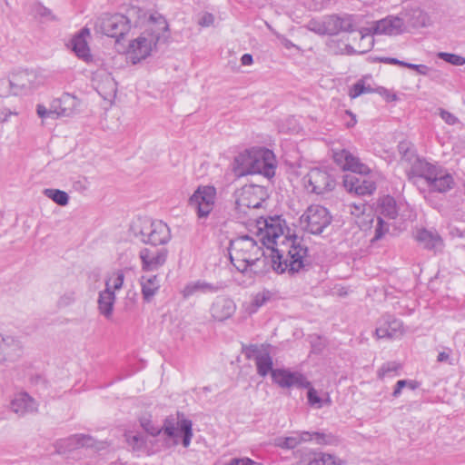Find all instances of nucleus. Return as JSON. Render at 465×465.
<instances>
[{
    "label": "nucleus",
    "mask_w": 465,
    "mask_h": 465,
    "mask_svg": "<svg viewBox=\"0 0 465 465\" xmlns=\"http://www.w3.org/2000/svg\"><path fill=\"white\" fill-rule=\"evenodd\" d=\"M144 20L137 27L143 31L129 44L128 54L134 64L147 58L159 42H165L169 37V25L163 15L146 12Z\"/></svg>",
    "instance_id": "1"
},
{
    "label": "nucleus",
    "mask_w": 465,
    "mask_h": 465,
    "mask_svg": "<svg viewBox=\"0 0 465 465\" xmlns=\"http://www.w3.org/2000/svg\"><path fill=\"white\" fill-rule=\"evenodd\" d=\"M281 248H272L271 251V262L272 269L278 273L287 272L294 274L308 265V249L302 243V239L296 235L284 236Z\"/></svg>",
    "instance_id": "2"
},
{
    "label": "nucleus",
    "mask_w": 465,
    "mask_h": 465,
    "mask_svg": "<svg viewBox=\"0 0 465 465\" xmlns=\"http://www.w3.org/2000/svg\"><path fill=\"white\" fill-rule=\"evenodd\" d=\"M141 427L151 436H157L162 431L173 444L181 442L184 448H188L193 438V422L184 417L183 413L177 412L176 416H168L162 427L155 425L151 415H143L139 420Z\"/></svg>",
    "instance_id": "3"
},
{
    "label": "nucleus",
    "mask_w": 465,
    "mask_h": 465,
    "mask_svg": "<svg viewBox=\"0 0 465 465\" xmlns=\"http://www.w3.org/2000/svg\"><path fill=\"white\" fill-rule=\"evenodd\" d=\"M146 12L141 7L131 6L124 15L104 14L98 19L95 26L97 31L114 38L116 43H119L133 27L137 28L145 21L144 15Z\"/></svg>",
    "instance_id": "4"
},
{
    "label": "nucleus",
    "mask_w": 465,
    "mask_h": 465,
    "mask_svg": "<svg viewBox=\"0 0 465 465\" xmlns=\"http://www.w3.org/2000/svg\"><path fill=\"white\" fill-rule=\"evenodd\" d=\"M229 255L233 266L243 273L248 269L257 273L259 263L265 265L267 261L263 249L248 235H242L231 241Z\"/></svg>",
    "instance_id": "5"
},
{
    "label": "nucleus",
    "mask_w": 465,
    "mask_h": 465,
    "mask_svg": "<svg viewBox=\"0 0 465 465\" xmlns=\"http://www.w3.org/2000/svg\"><path fill=\"white\" fill-rule=\"evenodd\" d=\"M332 216L322 205H311L301 217L304 230L312 234H322L331 223Z\"/></svg>",
    "instance_id": "6"
},
{
    "label": "nucleus",
    "mask_w": 465,
    "mask_h": 465,
    "mask_svg": "<svg viewBox=\"0 0 465 465\" xmlns=\"http://www.w3.org/2000/svg\"><path fill=\"white\" fill-rule=\"evenodd\" d=\"M267 198V193L263 186L247 184L237 193L236 207L240 212L246 213L245 209L260 208Z\"/></svg>",
    "instance_id": "7"
},
{
    "label": "nucleus",
    "mask_w": 465,
    "mask_h": 465,
    "mask_svg": "<svg viewBox=\"0 0 465 465\" xmlns=\"http://www.w3.org/2000/svg\"><path fill=\"white\" fill-rule=\"evenodd\" d=\"M305 187L316 194H323L334 189L336 183L327 169L312 168L303 178Z\"/></svg>",
    "instance_id": "8"
},
{
    "label": "nucleus",
    "mask_w": 465,
    "mask_h": 465,
    "mask_svg": "<svg viewBox=\"0 0 465 465\" xmlns=\"http://www.w3.org/2000/svg\"><path fill=\"white\" fill-rule=\"evenodd\" d=\"M216 191L213 186H199L189 199V205L193 208L199 218L207 217L212 212Z\"/></svg>",
    "instance_id": "9"
},
{
    "label": "nucleus",
    "mask_w": 465,
    "mask_h": 465,
    "mask_svg": "<svg viewBox=\"0 0 465 465\" xmlns=\"http://www.w3.org/2000/svg\"><path fill=\"white\" fill-rule=\"evenodd\" d=\"M14 94H25L43 84V77L35 70H18L11 74Z\"/></svg>",
    "instance_id": "10"
},
{
    "label": "nucleus",
    "mask_w": 465,
    "mask_h": 465,
    "mask_svg": "<svg viewBox=\"0 0 465 465\" xmlns=\"http://www.w3.org/2000/svg\"><path fill=\"white\" fill-rule=\"evenodd\" d=\"M252 174H262L272 178L275 174L276 159L272 151L266 148H253Z\"/></svg>",
    "instance_id": "11"
},
{
    "label": "nucleus",
    "mask_w": 465,
    "mask_h": 465,
    "mask_svg": "<svg viewBox=\"0 0 465 465\" xmlns=\"http://www.w3.org/2000/svg\"><path fill=\"white\" fill-rule=\"evenodd\" d=\"M272 381L282 388H307L310 381L300 372H292L285 369H275L272 371Z\"/></svg>",
    "instance_id": "12"
},
{
    "label": "nucleus",
    "mask_w": 465,
    "mask_h": 465,
    "mask_svg": "<svg viewBox=\"0 0 465 465\" xmlns=\"http://www.w3.org/2000/svg\"><path fill=\"white\" fill-rule=\"evenodd\" d=\"M167 253L165 248H156L155 246L142 249L139 256L143 270L151 272L159 269L165 263Z\"/></svg>",
    "instance_id": "13"
},
{
    "label": "nucleus",
    "mask_w": 465,
    "mask_h": 465,
    "mask_svg": "<svg viewBox=\"0 0 465 465\" xmlns=\"http://www.w3.org/2000/svg\"><path fill=\"white\" fill-rule=\"evenodd\" d=\"M332 158L334 162L344 171H351L360 174L367 173L370 169L361 163L360 159L345 149L333 150Z\"/></svg>",
    "instance_id": "14"
},
{
    "label": "nucleus",
    "mask_w": 465,
    "mask_h": 465,
    "mask_svg": "<svg viewBox=\"0 0 465 465\" xmlns=\"http://www.w3.org/2000/svg\"><path fill=\"white\" fill-rule=\"evenodd\" d=\"M332 158L334 162L344 171H351L360 174L367 173L370 169L361 163L360 159L345 149L333 150Z\"/></svg>",
    "instance_id": "15"
},
{
    "label": "nucleus",
    "mask_w": 465,
    "mask_h": 465,
    "mask_svg": "<svg viewBox=\"0 0 465 465\" xmlns=\"http://www.w3.org/2000/svg\"><path fill=\"white\" fill-rule=\"evenodd\" d=\"M141 234L142 241L153 246L165 244L171 238L169 227L161 221L153 222L149 228L141 231Z\"/></svg>",
    "instance_id": "16"
},
{
    "label": "nucleus",
    "mask_w": 465,
    "mask_h": 465,
    "mask_svg": "<svg viewBox=\"0 0 465 465\" xmlns=\"http://www.w3.org/2000/svg\"><path fill=\"white\" fill-rule=\"evenodd\" d=\"M246 356L248 359H252L255 362L257 373L265 377L275 369H272L273 362L268 351L261 350L257 345H251L248 348Z\"/></svg>",
    "instance_id": "17"
},
{
    "label": "nucleus",
    "mask_w": 465,
    "mask_h": 465,
    "mask_svg": "<svg viewBox=\"0 0 465 465\" xmlns=\"http://www.w3.org/2000/svg\"><path fill=\"white\" fill-rule=\"evenodd\" d=\"M404 333L402 322L391 315L382 317L380 325L375 330L378 339H396Z\"/></svg>",
    "instance_id": "18"
},
{
    "label": "nucleus",
    "mask_w": 465,
    "mask_h": 465,
    "mask_svg": "<svg viewBox=\"0 0 465 465\" xmlns=\"http://www.w3.org/2000/svg\"><path fill=\"white\" fill-rule=\"evenodd\" d=\"M90 36V30L87 27H84L74 35L70 42L72 50L75 55L85 63L93 61V55L88 45Z\"/></svg>",
    "instance_id": "19"
},
{
    "label": "nucleus",
    "mask_w": 465,
    "mask_h": 465,
    "mask_svg": "<svg viewBox=\"0 0 465 465\" xmlns=\"http://www.w3.org/2000/svg\"><path fill=\"white\" fill-rule=\"evenodd\" d=\"M371 29L375 35H400L404 32L403 18L389 15L383 19L376 21Z\"/></svg>",
    "instance_id": "20"
},
{
    "label": "nucleus",
    "mask_w": 465,
    "mask_h": 465,
    "mask_svg": "<svg viewBox=\"0 0 465 465\" xmlns=\"http://www.w3.org/2000/svg\"><path fill=\"white\" fill-rule=\"evenodd\" d=\"M10 409L18 416L35 413L38 410V403L27 392L15 393L10 402Z\"/></svg>",
    "instance_id": "21"
},
{
    "label": "nucleus",
    "mask_w": 465,
    "mask_h": 465,
    "mask_svg": "<svg viewBox=\"0 0 465 465\" xmlns=\"http://www.w3.org/2000/svg\"><path fill=\"white\" fill-rule=\"evenodd\" d=\"M234 302L224 296H218L212 303L210 312L212 317L218 322H223L231 318L235 312Z\"/></svg>",
    "instance_id": "22"
},
{
    "label": "nucleus",
    "mask_w": 465,
    "mask_h": 465,
    "mask_svg": "<svg viewBox=\"0 0 465 465\" xmlns=\"http://www.w3.org/2000/svg\"><path fill=\"white\" fill-rule=\"evenodd\" d=\"M80 100L68 93L53 100V107L56 109L59 117H70L78 112Z\"/></svg>",
    "instance_id": "23"
},
{
    "label": "nucleus",
    "mask_w": 465,
    "mask_h": 465,
    "mask_svg": "<svg viewBox=\"0 0 465 465\" xmlns=\"http://www.w3.org/2000/svg\"><path fill=\"white\" fill-rule=\"evenodd\" d=\"M344 187L357 195H370L376 190V185L372 181L363 178H358L352 174H347L343 179Z\"/></svg>",
    "instance_id": "24"
},
{
    "label": "nucleus",
    "mask_w": 465,
    "mask_h": 465,
    "mask_svg": "<svg viewBox=\"0 0 465 465\" xmlns=\"http://www.w3.org/2000/svg\"><path fill=\"white\" fill-rule=\"evenodd\" d=\"M22 353V345L20 341L14 337H4L0 334V362L5 361H15Z\"/></svg>",
    "instance_id": "25"
},
{
    "label": "nucleus",
    "mask_w": 465,
    "mask_h": 465,
    "mask_svg": "<svg viewBox=\"0 0 465 465\" xmlns=\"http://www.w3.org/2000/svg\"><path fill=\"white\" fill-rule=\"evenodd\" d=\"M399 150L401 153L403 152L402 160L408 161L411 163V168L408 170L407 174L409 179L415 183L416 179H420V175L424 173L427 162L411 153L404 143L399 145Z\"/></svg>",
    "instance_id": "26"
},
{
    "label": "nucleus",
    "mask_w": 465,
    "mask_h": 465,
    "mask_svg": "<svg viewBox=\"0 0 465 465\" xmlns=\"http://www.w3.org/2000/svg\"><path fill=\"white\" fill-rule=\"evenodd\" d=\"M401 15L404 24L406 23L413 28L425 27L430 25V17L427 13L419 6H408L402 12Z\"/></svg>",
    "instance_id": "27"
},
{
    "label": "nucleus",
    "mask_w": 465,
    "mask_h": 465,
    "mask_svg": "<svg viewBox=\"0 0 465 465\" xmlns=\"http://www.w3.org/2000/svg\"><path fill=\"white\" fill-rule=\"evenodd\" d=\"M259 231L262 233V241L265 243L277 244V239L282 236V229L279 224H274V220L261 218L257 221Z\"/></svg>",
    "instance_id": "28"
},
{
    "label": "nucleus",
    "mask_w": 465,
    "mask_h": 465,
    "mask_svg": "<svg viewBox=\"0 0 465 465\" xmlns=\"http://www.w3.org/2000/svg\"><path fill=\"white\" fill-rule=\"evenodd\" d=\"M253 148L240 153L233 162V173L236 176L242 177L252 174Z\"/></svg>",
    "instance_id": "29"
},
{
    "label": "nucleus",
    "mask_w": 465,
    "mask_h": 465,
    "mask_svg": "<svg viewBox=\"0 0 465 465\" xmlns=\"http://www.w3.org/2000/svg\"><path fill=\"white\" fill-rule=\"evenodd\" d=\"M327 25L328 27L326 29H323L322 32L328 33L329 35H336L340 31H354V25L352 17L351 15H347L344 17L331 15L327 18Z\"/></svg>",
    "instance_id": "30"
},
{
    "label": "nucleus",
    "mask_w": 465,
    "mask_h": 465,
    "mask_svg": "<svg viewBox=\"0 0 465 465\" xmlns=\"http://www.w3.org/2000/svg\"><path fill=\"white\" fill-rule=\"evenodd\" d=\"M416 241L425 249L438 251L441 249L443 242L437 232L426 229L418 230L415 235Z\"/></svg>",
    "instance_id": "31"
},
{
    "label": "nucleus",
    "mask_w": 465,
    "mask_h": 465,
    "mask_svg": "<svg viewBox=\"0 0 465 465\" xmlns=\"http://www.w3.org/2000/svg\"><path fill=\"white\" fill-rule=\"evenodd\" d=\"M221 289L218 284H213L204 281L191 282L182 291L183 297L187 299L196 293H215Z\"/></svg>",
    "instance_id": "32"
},
{
    "label": "nucleus",
    "mask_w": 465,
    "mask_h": 465,
    "mask_svg": "<svg viewBox=\"0 0 465 465\" xmlns=\"http://www.w3.org/2000/svg\"><path fill=\"white\" fill-rule=\"evenodd\" d=\"M114 302V292L110 291V283H107L106 288L100 292L97 301L98 310L106 319H110L113 315Z\"/></svg>",
    "instance_id": "33"
},
{
    "label": "nucleus",
    "mask_w": 465,
    "mask_h": 465,
    "mask_svg": "<svg viewBox=\"0 0 465 465\" xmlns=\"http://www.w3.org/2000/svg\"><path fill=\"white\" fill-rule=\"evenodd\" d=\"M143 298L150 302L160 289V281L157 275H143L140 279Z\"/></svg>",
    "instance_id": "34"
},
{
    "label": "nucleus",
    "mask_w": 465,
    "mask_h": 465,
    "mask_svg": "<svg viewBox=\"0 0 465 465\" xmlns=\"http://www.w3.org/2000/svg\"><path fill=\"white\" fill-rule=\"evenodd\" d=\"M307 456L311 458V465H345V460L334 454L310 450Z\"/></svg>",
    "instance_id": "35"
},
{
    "label": "nucleus",
    "mask_w": 465,
    "mask_h": 465,
    "mask_svg": "<svg viewBox=\"0 0 465 465\" xmlns=\"http://www.w3.org/2000/svg\"><path fill=\"white\" fill-rule=\"evenodd\" d=\"M453 183L452 176L440 171V174L428 184V187L430 191L445 193L452 187Z\"/></svg>",
    "instance_id": "36"
},
{
    "label": "nucleus",
    "mask_w": 465,
    "mask_h": 465,
    "mask_svg": "<svg viewBox=\"0 0 465 465\" xmlns=\"http://www.w3.org/2000/svg\"><path fill=\"white\" fill-rule=\"evenodd\" d=\"M380 213L388 218L395 219L399 213V208L393 197L387 195L381 199L379 204Z\"/></svg>",
    "instance_id": "37"
},
{
    "label": "nucleus",
    "mask_w": 465,
    "mask_h": 465,
    "mask_svg": "<svg viewBox=\"0 0 465 465\" xmlns=\"http://www.w3.org/2000/svg\"><path fill=\"white\" fill-rule=\"evenodd\" d=\"M125 440L134 450H142L146 448V437L141 432L128 431L124 433Z\"/></svg>",
    "instance_id": "38"
},
{
    "label": "nucleus",
    "mask_w": 465,
    "mask_h": 465,
    "mask_svg": "<svg viewBox=\"0 0 465 465\" xmlns=\"http://www.w3.org/2000/svg\"><path fill=\"white\" fill-rule=\"evenodd\" d=\"M314 442L322 446H337L340 443V439L331 432L315 431Z\"/></svg>",
    "instance_id": "39"
},
{
    "label": "nucleus",
    "mask_w": 465,
    "mask_h": 465,
    "mask_svg": "<svg viewBox=\"0 0 465 465\" xmlns=\"http://www.w3.org/2000/svg\"><path fill=\"white\" fill-rule=\"evenodd\" d=\"M45 195L61 206L66 205L69 201L68 194L65 192L58 189H45Z\"/></svg>",
    "instance_id": "40"
},
{
    "label": "nucleus",
    "mask_w": 465,
    "mask_h": 465,
    "mask_svg": "<svg viewBox=\"0 0 465 465\" xmlns=\"http://www.w3.org/2000/svg\"><path fill=\"white\" fill-rule=\"evenodd\" d=\"M372 92L373 89L370 85H365L364 81L360 80L351 86L349 95L351 98H356L363 94H370Z\"/></svg>",
    "instance_id": "41"
},
{
    "label": "nucleus",
    "mask_w": 465,
    "mask_h": 465,
    "mask_svg": "<svg viewBox=\"0 0 465 465\" xmlns=\"http://www.w3.org/2000/svg\"><path fill=\"white\" fill-rule=\"evenodd\" d=\"M124 274L122 271L114 272L105 282V285L110 283V291L120 290L123 287Z\"/></svg>",
    "instance_id": "42"
},
{
    "label": "nucleus",
    "mask_w": 465,
    "mask_h": 465,
    "mask_svg": "<svg viewBox=\"0 0 465 465\" xmlns=\"http://www.w3.org/2000/svg\"><path fill=\"white\" fill-rule=\"evenodd\" d=\"M275 444L282 449L292 450L299 445L297 434L295 433L293 436L279 438L276 440Z\"/></svg>",
    "instance_id": "43"
},
{
    "label": "nucleus",
    "mask_w": 465,
    "mask_h": 465,
    "mask_svg": "<svg viewBox=\"0 0 465 465\" xmlns=\"http://www.w3.org/2000/svg\"><path fill=\"white\" fill-rule=\"evenodd\" d=\"M36 113H37V115L40 118H42V119H45V118L56 119V118H59V116L57 115L56 109H54L53 107V102L51 103L49 109H47L43 104H37V106H36Z\"/></svg>",
    "instance_id": "44"
},
{
    "label": "nucleus",
    "mask_w": 465,
    "mask_h": 465,
    "mask_svg": "<svg viewBox=\"0 0 465 465\" xmlns=\"http://www.w3.org/2000/svg\"><path fill=\"white\" fill-rule=\"evenodd\" d=\"M438 56H439V58L442 59L443 61H445L450 64H453V65H463L465 64V58L459 54L442 52V53H439Z\"/></svg>",
    "instance_id": "45"
},
{
    "label": "nucleus",
    "mask_w": 465,
    "mask_h": 465,
    "mask_svg": "<svg viewBox=\"0 0 465 465\" xmlns=\"http://www.w3.org/2000/svg\"><path fill=\"white\" fill-rule=\"evenodd\" d=\"M441 170H440L436 165H433L427 162V166L424 169V173H422L420 179H424L429 184L433 179L440 174Z\"/></svg>",
    "instance_id": "46"
},
{
    "label": "nucleus",
    "mask_w": 465,
    "mask_h": 465,
    "mask_svg": "<svg viewBox=\"0 0 465 465\" xmlns=\"http://www.w3.org/2000/svg\"><path fill=\"white\" fill-rule=\"evenodd\" d=\"M71 441H74L75 447H94V439L88 435L79 434L74 435L70 439Z\"/></svg>",
    "instance_id": "47"
},
{
    "label": "nucleus",
    "mask_w": 465,
    "mask_h": 465,
    "mask_svg": "<svg viewBox=\"0 0 465 465\" xmlns=\"http://www.w3.org/2000/svg\"><path fill=\"white\" fill-rule=\"evenodd\" d=\"M10 94H14V88L12 84L11 76L8 79H0V96L6 97Z\"/></svg>",
    "instance_id": "48"
},
{
    "label": "nucleus",
    "mask_w": 465,
    "mask_h": 465,
    "mask_svg": "<svg viewBox=\"0 0 465 465\" xmlns=\"http://www.w3.org/2000/svg\"><path fill=\"white\" fill-rule=\"evenodd\" d=\"M389 226L388 224L382 220L381 217L377 218V225L375 227V234L372 239V241H378L382 238V236L388 232Z\"/></svg>",
    "instance_id": "49"
},
{
    "label": "nucleus",
    "mask_w": 465,
    "mask_h": 465,
    "mask_svg": "<svg viewBox=\"0 0 465 465\" xmlns=\"http://www.w3.org/2000/svg\"><path fill=\"white\" fill-rule=\"evenodd\" d=\"M408 386L409 388H411V390H414L417 388V385H416V382L415 381H406V380H400L397 381L396 385H395V388H394V391L392 392V396L394 398H397L401 395V390Z\"/></svg>",
    "instance_id": "50"
},
{
    "label": "nucleus",
    "mask_w": 465,
    "mask_h": 465,
    "mask_svg": "<svg viewBox=\"0 0 465 465\" xmlns=\"http://www.w3.org/2000/svg\"><path fill=\"white\" fill-rule=\"evenodd\" d=\"M271 298V293L269 291H263L262 292H258L252 300V304L259 308L264 305Z\"/></svg>",
    "instance_id": "51"
},
{
    "label": "nucleus",
    "mask_w": 465,
    "mask_h": 465,
    "mask_svg": "<svg viewBox=\"0 0 465 465\" xmlns=\"http://www.w3.org/2000/svg\"><path fill=\"white\" fill-rule=\"evenodd\" d=\"M399 369V364L396 362H387L384 363L381 368L378 371V375L380 378L384 377L390 372L397 371Z\"/></svg>",
    "instance_id": "52"
},
{
    "label": "nucleus",
    "mask_w": 465,
    "mask_h": 465,
    "mask_svg": "<svg viewBox=\"0 0 465 465\" xmlns=\"http://www.w3.org/2000/svg\"><path fill=\"white\" fill-rule=\"evenodd\" d=\"M223 465H261L255 462L250 458H233L229 461L223 463Z\"/></svg>",
    "instance_id": "53"
},
{
    "label": "nucleus",
    "mask_w": 465,
    "mask_h": 465,
    "mask_svg": "<svg viewBox=\"0 0 465 465\" xmlns=\"http://www.w3.org/2000/svg\"><path fill=\"white\" fill-rule=\"evenodd\" d=\"M105 84L107 85V90L104 91V98L113 96L116 92V83L110 76L107 75L104 79Z\"/></svg>",
    "instance_id": "54"
},
{
    "label": "nucleus",
    "mask_w": 465,
    "mask_h": 465,
    "mask_svg": "<svg viewBox=\"0 0 465 465\" xmlns=\"http://www.w3.org/2000/svg\"><path fill=\"white\" fill-rule=\"evenodd\" d=\"M296 434L298 437L299 445L302 442L314 441L315 431L302 430V431H297Z\"/></svg>",
    "instance_id": "55"
},
{
    "label": "nucleus",
    "mask_w": 465,
    "mask_h": 465,
    "mask_svg": "<svg viewBox=\"0 0 465 465\" xmlns=\"http://www.w3.org/2000/svg\"><path fill=\"white\" fill-rule=\"evenodd\" d=\"M365 203L362 202L360 203H353L349 205L350 212L352 215H355L357 217L361 216L365 212Z\"/></svg>",
    "instance_id": "56"
},
{
    "label": "nucleus",
    "mask_w": 465,
    "mask_h": 465,
    "mask_svg": "<svg viewBox=\"0 0 465 465\" xmlns=\"http://www.w3.org/2000/svg\"><path fill=\"white\" fill-rule=\"evenodd\" d=\"M358 35L360 36V40L361 42L366 43L365 48L359 51V53L363 54V53L367 52L368 50H370L371 47L372 46V45H373L372 35L370 34H363L362 32H359Z\"/></svg>",
    "instance_id": "57"
},
{
    "label": "nucleus",
    "mask_w": 465,
    "mask_h": 465,
    "mask_svg": "<svg viewBox=\"0 0 465 465\" xmlns=\"http://www.w3.org/2000/svg\"><path fill=\"white\" fill-rule=\"evenodd\" d=\"M403 67H407L409 69L415 70L419 74L426 75L429 72V67L425 64H415L405 62L403 64Z\"/></svg>",
    "instance_id": "58"
},
{
    "label": "nucleus",
    "mask_w": 465,
    "mask_h": 465,
    "mask_svg": "<svg viewBox=\"0 0 465 465\" xmlns=\"http://www.w3.org/2000/svg\"><path fill=\"white\" fill-rule=\"evenodd\" d=\"M306 389H308L307 398H308L309 403L311 405H315V404L321 403L322 400L318 396L316 390L314 388H312L311 385L309 387H307Z\"/></svg>",
    "instance_id": "59"
},
{
    "label": "nucleus",
    "mask_w": 465,
    "mask_h": 465,
    "mask_svg": "<svg viewBox=\"0 0 465 465\" xmlns=\"http://www.w3.org/2000/svg\"><path fill=\"white\" fill-rule=\"evenodd\" d=\"M214 22V16L211 13H204L199 19L198 24L201 26H210Z\"/></svg>",
    "instance_id": "60"
},
{
    "label": "nucleus",
    "mask_w": 465,
    "mask_h": 465,
    "mask_svg": "<svg viewBox=\"0 0 465 465\" xmlns=\"http://www.w3.org/2000/svg\"><path fill=\"white\" fill-rule=\"evenodd\" d=\"M440 117L444 120L445 123L448 124H455L458 122V119L456 116H454L452 114H450L448 111L440 110Z\"/></svg>",
    "instance_id": "61"
},
{
    "label": "nucleus",
    "mask_w": 465,
    "mask_h": 465,
    "mask_svg": "<svg viewBox=\"0 0 465 465\" xmlns=\"http://www.w3.org/2000/svg\"><path fill=\"white\" fill-rule=\"evenodd\" d=\"M327 18L322 22V24H310V29L320 34V35H328V33L322 32L323 29H326L327 26Z\"/></svg>",
    "instance_id": "62"
},
{
    "label": "nucleus",
    "mask_w": 465,
    "mask_h": 465,
    "mask_svg": "<svg viewBox=\"0 0 465 465\" xmlns=\"http://www.w3.org/2000/svg\"><path fill=\"white\" fill-rule=\"evenodd\" d=\"M38 15L43 16V17H46L50 20H54L55 17L52 15V12L50 9L45 7V6H40L38 8V11H37Z\"/></svg>",
    "instance_id": "63"
},
{
    "label": "nucleus",
    "mask_w": 465,
    "mask_h": 465,
    "mask_svg": "<svg viewBox=\"0 0 465 465\" xmlns=\"http://www.w3.org/2000/svg\"><path fill=\"white\" fill-rule=\"evenodd\" d=\"M74 300V295L73 292L69 293V294H65L63 297H61V299L59 301V304L65 306V305L70 304Z\"/></svg>",
    "instance_id": "64"
}]
</instances>
